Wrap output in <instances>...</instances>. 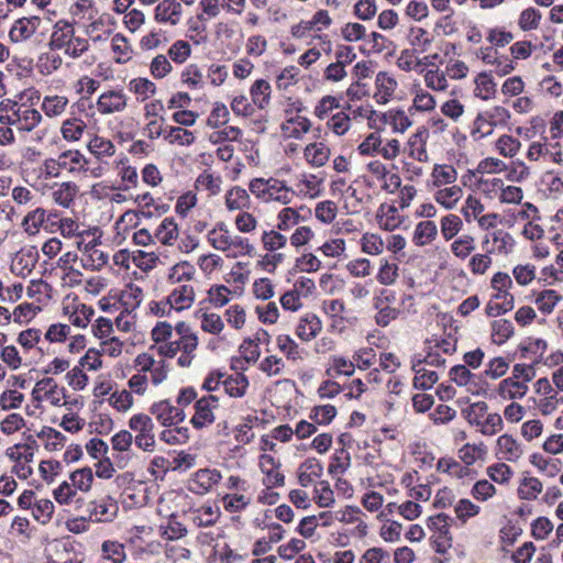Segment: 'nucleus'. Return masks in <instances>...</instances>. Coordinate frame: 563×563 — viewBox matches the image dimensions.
Returning a JSON list of instances; mask_svg holds the SVG:
<instances>
[{"label":"nucleus","mask_w":563,"mask_h":563,"mask_svg":"<svg viewBox=\"0 0 563 563\" xmlns=\"http://www.w3.org/2000/svg\"><path fill=\"white\" fill-rule=\"evenodd\" d=\"M249 192L239 186L231 188L225 195V206L230 211L243 210L250 207Z\"/></svg>","instance_id":"obj_33"},{"label":"nucleus","mask_w":563,"mask_h":563,"mask_svg":"<svg viewBox=\"0 0 563 563\" xmlns=\"http://www.w3.org/2000/svg\"><path fill=\"white\" fill-rule=\"evenodd\" d=\"M475 250V239L468 234H463L451 244V251L454 256L465 260Z\"/></svg>","instance_id":"obj_50"},{"label":"nucleus","mask_w":563,"mask_h":563,"mask_svg":"<svg viewBox=\"0 0 563 563\" xmlns=\"http://www.w3.org/2000/svg\"><path fill=\"white\" fill-rule=\"evenodd\" d=\"M362 251L369 255H378L384 251L383 239L374 233H365L361 239Z\"/></svg>","instance_id":"obj_64"},{"label":"nucleus","mask_w":563,"mask_h":563,"mask_svg":"<svg viewBox=\"0 0 563 563\" xmlns=\"http://www.w3.org/2000/svg\"><path fill=\"white\" fill-rule=\"evenodd\" d=\"M338 212V207L335 202L331 200H324L321 202H318L314 209V216L316 218L321 221L322 223L329 224L331 223Z\"/></svg>","instance_id":"obj_61"},{"label":"nucleus","mask_w":563,"mask_h":563,"mask_svg":"<svg viewBox=\"0 0 563 563\" xmlns=\"http://www.w3.org/2000/svg\"><path fill=\"white\" fill-rule=\"evenodd\" d=\"M69 100L66 96H45L42 100L41 109L43 110L46 117L57 118L65 112Z\"/></svg>","instance_id":"obj_25"},{"label":"nucleus","mask_w":563,"mask_h":563,"mask_svg":"<svg viewBox=\"0 0 563 563\" xmlns=\"http://www.w3.org/2000/svg\"><path fill=\"white\" fill-rule=\"evenodd\" d=\"M496 93V82L490 74L479 73L475 78L474 95L483 100L492 99Z\"/></svg>","instance_id":"obj_32"},{"label":"nucleus","mask_w":563,"mask_h":563,"mask_svg":"<svg viewBox=\"0 0 563 563\" xmlns=\"http://www.w3.org/2000/svg\"><path fill=\"white\" fill-rule=\"evenodd\" d=\"M463 222L456 214H446L441 219V233L445 241L452 240L462 229Z\"/></svg>","instance_id":"obj_55"},{"label":"nucleus","mask_w":563,"mask_h":563,"mask_svg":"<svg viewBox=\"0 0 563 563\" xmlns=\"http://www.w3.org/2000/svg\"><path fill=\"white\" fill-rule=\"evenodd\" d=\"M221 479V474L217 470L202 468L198 470L191 481L190 490L196 494H205L209 492Z\"/></svg>","instance_id":"obj_18"},{"label":"nucleus","mask_w":563,"mask_h":563,"mask_svg":"<svg viewBox=\"0 0 563 563\" xmlns=\"http://www.w3.org/2000/svg\"><path fill=\"white\" fill-rule=\"evenodd\" d=\"M429 139V131L424 126H420L417 131L409 137L407 142V151L411 158L426 163L429 161V155L427 152V141Z\"/></svg>","instance_id":"obj_14"},{"label":"nucleus","mask_w":563,"mask_h":563,"mask_svg":"<svg viewBox=\"0 0 563 563\" xmlns=\"http://www.w3.org/2000/svg\"><path fill=\"white\" fill-rule=\"evenodd\" d=\"M219 516V508L202 506L200 509L196 510L192 520L198 527H210L217 522Z\"/></svg>","instance_id":"obj_52"},{"label":"nucleus","mask_w":563,"mask_h":563,"mask_svg":"<svg viewBox=\"0 0 563 563\" xmlns=\"http://www.w3.org/2000/svg\"><path fill=\"white\" fill-rule=\"evenodd\" d=\"M155 239L164 245H172L178 238V225L173 218H165L155 230Z\"/></svg>","instance_id":"obj_31"},{"label":"nucleus","mask_w":563,"mask_h":563,"mask_svg":"<svg viewBox=\"0 0 563 563\" xmlns=\"http://www.w3.org/2000/svg\"><path fill=\"white\" fill-rule=\"evenodd\" d=\"M222 385L224 387L225 393L230 397L240 398L245 395L250 383L244 374L235 373L233 375L227 376L225 378L223 377Z\"/></svg>","instance_id":"obj_26"},{"label":"nucleus","mask_w":563,"mask_h":563,"mask_svg":"<svg viewBox=\"0 0 563 563\" xmlns=\"http://www.w3.org/2000/svg\"><path fill=\"white\" fill-rule=\"evenodd\" d=\"M183 16V5L177 0H162L154 9V20L161 24L177 25Z\"/></svg>","instance_id":"obj_11"},{"label":"nucleus","mask_w":563,"mask_h":563,"mask_svg":"<svg viewBox=\"0 0 563 563\" xmlns=\"http://www.w3.org/2000/svg\"><path fill=\"white\" fill-rule=\"evenodd\" d=\"M322 329L320 319L314 313H306L299 320L296 328V334L302 341L314 339Z\"/></svg>","instance_id":"obj_20"},{"label":"nucleus","mask_w":563,"mask_h":563,"mask_svg":"<svg viewBox=\"0 0 563 563\" xmlns=\"http://www.w3.org/2000/svg\"><path fill=\"white\" fill-rule=\"evenodd\" d=\"M527 391V384L516 380L515 377L505 378L498 385V394L504 400L520 399Z\"/></svg>","instance_id":"obj_22"},{"label":"nucleus","mask_w":563,"mask_h":563,"mask_svg":"<svg viewBox=\"0 0 563 563\" xmlns=\"http://www.w3.org/2000/svg\"><path fill=\"white\" fill-rule=\"evenodd\" d=\"M375 99L378 103H387L397 88V81L385 71H379L375 79Z\"/></svg>","instance_id":"obj_21"},{"label":"nucleus","mask_w":563,"mask_h":563,"mask_svg":"<svg viewBox=\"0 0 563 563\" xmlns=\"http://www.w3.org/2000/svg\"><path fill=\"white\" fill-rule=\"evenodd\" d=\"M41 25L37 15L23 16L14 21L9 31V37L14 43H21L32 37Z\"/></svg>","instance_id":"obj_12"},{"label":"nucleus","mask_w":563,"mask_h":563,"mask_svg":"<svg viewBox=\"0 0 563 563\" xmlns=\"http://www.w3.org/2000/svg\"><path fill=\"white\" fill-rule=\"evenodd\" d=\"M49 192L53 202L62 208L69 209L74 206L79 187L74 181L53 183L44 186Z\"/></svg>","instance_id":"obj_7"},{"label":"nucleus","mask_w":563,"mask_h":563,"mask_svg":"<svg viewBox=\"0 0 563 563\" xmlns=\"http://www.w3.org/2000/svg\"><path fill=\"white\" fill-rule=\"evenodd\" d=\"M159 533L167 540H178L186 536L187 529L183 523L176 520L175 516H172L167 525L159 526Z\"/></svg>","instance_id":"obj_57"},{"label":"nucleus","mask_w":563,"mask_h":563,"mask_svg":"<svg viewBox=\"0 0 563 563\" xmlns=\"http://www.w3.org/2000/svg\"><path fill=\"white\" fill-rule=\"evenodd\" d=\"M70 484L75 489H79L81 492H88L91 487L93 481V474L91 468L84 467L79 468L70 474Z\"/></svg>","instance_id":"obj_56"},{"label":"nucleus","mask_w":563,"mask_h":563,"mask_svg":"<svg viewBox=\"0 0 563 563\" xmlns=\"http://www.w3.org/2000/svg\"><path fill=\"white\" fill-rule=\"evenodd\" d=\"M219 407V398L214 395L203 396L195 402V415L190 422L196 429H202L214 422L213 410Z\"/></svg>","instance_id":"obj_6"},{"label":"nucleus","mask_w":563,"mask_h":563,"mask_svg":"<svg viewBox=\"0 0 563 563\" xmlns=\"http://www.w3.org/2000/svg\"><path fill=\"white\" fill-rule=\"evenodd\" d=\"M541 12L534 8L525 9L519 16L518 24L523 31L536 30L541 21Z\"/></svg>","instance_id":"obj_63"},{"label":"nucleus","mask_w":563,"mask_h":563,"mask_svg":"<svg viewBox=\"0 0 563 563\" xmlns=\"http://www.w3.org/2000/svg\"><path fill=\"white\" fill-rule=\"evenodd\" d=\"M462 196V188L457 185H452L450 187L439 188L434 192V200L445 209L450 210L456 206Z\"/></svg>","instance_id":"obj_29"},{"label":"nucleus","mask_w":563,"mask_h":563,"mask_svg":"<svg viewBox=\"0 0 563 563\" xmlns=\"http://www.w3.org/2000/svg\"><path fill=\"white\" fill-rule=\"evenodd\" d=\"M129 89L143 101L156 93V85L150 79L143 77L130 80Z\"/></svg>","instance_id":"obj_45"},{"label":"nucleus","mask_w":563,"mask_h":563,"mask_svg":"<svg viewBox=\"0 0 563 563\" xmlns=\"http://www.w3.org/2000/svg\"><path fill=\"white\" fill-rule=\"evenodd\" d=\"M45 209L37 207L34 210L26 213L22 221V228L30 235L36 234L40 231V228L45 222Z\"/></svg>","instance_id":"obj_40"},{"label":"nucleus","mask_w":563,"mask_h":563,"mask_svg":"<svg viewBox=\"0 0 563 563\" xmlns=\"http://www.w3.org/2000/svg\"><path fill=\"white\" fill-rule=\"evenodd\" d=\"M437 235L438 227L435 222L426 220L417 223L412 241L417 246H424L434 241Z\"/></svg>","instance_id":"obj_24"},{"label":"nucleus","mask_w":563,"mask_h":563,"mask_svg":"<svg viewBox=\"0 0 563 563\" xmlns=\"http://www.w3.org/2000/svg\"><path fill=\"white\" fill-rule=\"evenodd\" d=\"M377 223L385 231H394L401 224V217L394 206H380L377 213Z\"/></svg>","instance_id":"obj_27"},{"label":"nucleus","mask_w":563,"mask_h":563,"mask_svg":"<svg viewBox=\"0 0 563 563\" xmlns=\"http://www.w3.org/2000/svg\"><path fill=\"white\" fill-rule=\"evenodd\" d=\"M562 297L553 289H545L537 294L534 303L543 314L551 313Z\"/></svg>","instance_id":"obj_39"},{"label":"nucleus","mask_w":563,"mask_h":563,"mask_svg":"<svg viewBox=\"0 0 563 563\" xmlns=\"http://www.w3.org/2000/svg\"><path fill=\"white\" fill-rule=\"evenodd\" d=\"M330 148L322 142L310 143L305 147L306 161L313 167L325 165L330 157Z\"/></svg>","instance_id":"obj_23"},{"label":"nucleus","mask_w":563,"mask_h":563,"mask_svg":"<svg viewBox=\"0 0 563 563\" xmlns=\"http://www.w3.org/2000/svg\"><path fill=\"white\" fill-rule=\"evenodd\" d=\"M222 179L209 172L201 173L196 179V188L198 190H206L211 196H216L221 191Z\"/></svg>","instance_id":"obj_42"},{"label":"nucleus","mask_w":563,"mask_h":563,"mask_svg":"<svg viewBox=\"0 0 563 563\" xmlns=\"http://www.w3.org/2000/svg\"><path fill=\"white\" fill-rule=\"evenodd\" d=\"M487 453V448L484 443L471 444L466 443L459 450V457L462 462L470 466L478 460H483Z\"/></svg>","instance_id":"obj_38"},{"label":"nucleus","mask_w":563,"mask_h":563,"mask_svg":"<svg viewBox=\"0 0 563 563\" xmlns=\"http://www.w3.org/2000/svg\"><path fill=\"white\" fill-rule=\"evenodd\" d=\"M530 462L550 477L556 476L561 470L558 460L545 459L538 453L530 456Z\"/></svg>","instance_id":"obj_58"},{"label":"nucleus","mask_w":563,"mask_h":563,"mask_svg":"<svg viewBox=\"0 0 563 563\" xmlns=\"http://www.w3.org/2000/svg\"><path fill=\"white\" fill-rule=\"evenodd\" d=\"M150 412L161 424L170 427L185 420V412L181 408L173 406L169 400H161L151 406Z\"/></svg>","instance_id":"obj_9"},{"label":"nucleus","mask_w":563,"mask_h":563,"mask_svg":"<svg viewBox=\"0 0 563 563\" xmlns=\"http://www.w3.org/2000/svg\"><path fill=\"white\" fill-rule=\"evenodd\" d=\"M421 361H415L412 363V371L416 373L413 378V386L417 389L427 390L432 388V386L438 382L439 376L434 371H428L423 367H420Z\"/></svg>","instance_id":"obj_28"},{"label":"nucleus","mask_w":563,"mask_h":563,"mask_svg":"<svg viewBox=\"0 0 563 563\" xmlns=\"http://www.w3.org/2000/svg\"><path fill=\"white\" fill-rule=\"evenodd\" d=\"M86 129V123L77 118L67 119L63 122L60 132L66 141H78Z\"/></svg>","instance_id":"obj_46"},{"label":"nucleus","mask_w":563,"mask_h":563,"mask_svg":"<svg viewBox=\"0 0 563 563\" xmlns=\"http://www.w3.org/2000/svg\"><path fill=\"white\" fill-rule=\"evenodd\" d=\"M543 489L542 483L537 477H525L518 487V496L521 499L534 500Z\"/></svg>","instance_id":"obj_41"},{"label":"nucleus","mask_w":563,"mask_h":563,"mask_svg":"<svg viewBox=\"0 0 563 563\" xmlns=\"http://www.w3.org/2000/svg\"><path fill=\"white\" fill-rule=\"evenodd\" d=\"M253 102L261 109L269 102L271 85L264 79H257L250 90Z\"/></svg>","instance_id":"obj_43"},{"label":"nucleus","mask_w":563,"mask_h":563,"mask_svg":"<svg viewBox=\"0 0 563 563\" xmlns=\"http://www.w3.org/2000/svg\"><path fill=\"white\" fill-rule=\"evenodd\" d=\"M456 178L457 172L451 165H434L431 173L432 185L438 188L453 184Z\"/></svg>","instance_id":"obj_35"},{"label":"nucleus","mask_w":563,"mask_h":563,"mask_svg":"<svg viewBox=\"0 0 563 563\" xmlns=\"http://www.w3.org/2000/svg\"><path fill=\"white\" fill-rule=\"evenodd\" d=\"M58 176L66 170L71 174L87 172L88 159L78 150H67L54 157Z\"/></svg>","instance_id":"obj_8"},{"label":"nucleus","mask_w":563,"mask_h":563,"mask_svg":"<svg viewBox=\"0 0 563 563\" xmlns=\"http://www.w3.org/2000/svg\"><path fill=\"white\" fill-rule=\"evenodd\" d=\"M109 255L100 250L96 243H88L84 247L80 258L81 265L86 269L100 271L108 264Z\"/></svg>","instance_id":"obj_15"},{"label":"nucleus","mask_w":563,"mask_h":563,"mask_svg":"<svg viewBox=\"0 0 563 563\" xmlns=\"http://www.w3.org/2000/svg\"><path fill=\"white\" fill-rule=\"evenodd\" d=\"M249 190L263 202L275 201L282 205H288L295 196L291 188L276 178H254L249 184Z\"/></svg>","instance_id":"obj_3"},{"label":"nucleus","mask_w":563,"mask_h":563,"mask_svg":"<svg viewBox=\"0 0 563 563\" xmlns=\"http://www.w3.org/2000/svg\"><path fill=\"white\" fill-rule=\"evenodd\" d=\"M488 406L485 401H477L470 405L467 408L462 410L465 419L470 424L476 426L477 428L482 423V421L488 415Z\"/></svg>","instance_id":"obj_49"},{"label":"nucleus","mask_w":563,"mask_h":563,"mask_svg":"<svg viewBox=\"0 0 563 563\" xmlns=\"http://www.w3.org/2000/svg\"><path fill=\"white\" fill-rule=\"evenodd\" d=\"M504 428L503 418L499 413H488L478 427V431L484 435H495Z\"/></svg>","instance_id":"obj_62"},{"label":"nucleus","mask_w":563,"mask_h":563,"mask_svg":"<svg viewBox=\"0 0 563 563\" xmlns=\"http://www.w3.org/2000/svg\"><path fill=\"white\" fill-rule=\"evenodd\" d=\"M476 375L465 365H455L450 369V378L459 386L467 387V390L475 394L476 384L474 383Z\"/></svg>","instance_id":"obj_37"},{"label":"nucleus","mask_w":563,"mask_h":563,"mask_svg":"<svg viewBox=\"0 0 563 563\" xmlns=\"http://www.w3.org/2000/svg\"><path fill=\"white\" fill-rule=\"evenodd\" d=\"M128 97L123 90H108L102 92L96 103L100 114L122 112L126 108Z\"/></svg>","instance_id":"obj_10"},{"label":"nucleus","mask_w":563,"mask_h":563,"mask_svg":"<svg viewBox=\"0 0 563 563\" xmlns=\"http://www.w3.org/2000/svg\"><path fill=\"white\" fill-rule=\"evenodd\" d=\"M22 174L24 179L33 186L59 177L54 157H47L41 162L27 159L22 167Z\"/></svg>","instance_id":"obj_5"},{"label":"nucleus","mask_w":563,"mask_h":563,"mask_svg":"<svg viewBox=\"0 0 563 563\" xmlns=\"http://www.w3.org/2000/svg\"><path fill=\"white\" fill-rule=\"evenodd\" d=\"M195 301V289L191 285H178L167 297L169 307L181 311L191 307Z\"/></svg>","instance_id":"obj_16"},{"label":"nucleus","mask_w":563,"mask_h":563,"mask_svg":"<svg viewBox=\"0 0 563 563\" xmlns=\"http://www.w3.org/2000/svg\"><path fill=\"white\" fill-rule=\"evenodd\" d=\"M398 278V265L390 263L387 260H380V266L376 275V279L379 284L389 286L393 285Z\"/></svg>","instance_id":"obj_53"},{"label":"nucleus","mask_w":563,"mask_h":563,"mask_svg":"<svg viewBox=\"0 0 563 563\" xmlns=\"http://www.w3.org/2000/svg\"><path fill=\"white\" fill-rule=\"evenodd\" d=\"M514 334V325L509 320L499 319L492 323V340L501 345Z\"/></svg>","instance_id":"obj_44"},{"label":"nucleus","mask_w":563,"mask_h":563,"mask_svg":"<svg viewBox=\"0 0 563 563\" xmlns=\"http://www.w3.org/2000/svg\"><path fill=\"white\" fill-rule=\"evenodd\" d=\"M231 234L223 222L217 224L208 233V242L218 251L227 252L230 250Z\"/></svg>","instance_id":"obj_34"},{"label":"nucleus","mask_w":563,"mask_h":563,"mask_svg":"<svg viewBox=\"0 0 563 563\" xmlns=\"http://www.w3.org/2000/svg\"><path fill=\"white\" fill-rule=\"evenodd\" d=\"M492 240L494 252H498L499 254H509L515 246V240L511 234L501 229L495 230L492 233Z\"/></svg>","instance_id":"obj_51"},{"label":"nucleus","mask_w":563,"mask_h":563,"mask_svg":"<svg viewBox=\"0 0 563 563\" xmlns=\"http://www.w3.org/2000/svg\"><path fill=\"white\" fill-rule=\"evenodd\" d=\"M48 46L53 51H63L66 56L76 59L89 49V41L76 35L73 23L58 20L53 26Z\"/></svg>","instance_id":"obj_1"},{"label":"nucleus","mask_w":563,"mask_h":563,"mask_svg":"<svg viewBox=\"0 0 563 563\" xmlns=\"http://www.w3.org/2000/svg\"><path fill=\"white\" fill-rule=\"evenodd\" d=\"M88 150L96 156L97 159L110 157L115 152V146L110 140L100 136H95L88 144Z\"/></svg>","instance_id":"obj_47"},{"label":"nucleus","mask_w":563,"mask_h":563,"mask_svg":"<svg viewBox=\"0 0 563 563\" xmlns=\"http://www.w3.org/2000/svg\"><path fill=\"white\" fill-rule=\"evenodd\" d=\"M35 266V257L31 251L18 252L12 261V269L20 274H30Z\"/></svg>","instance_id":"obj_60"},{"label":"nucleus","mask_w":563,"mask_h":563,"mask_svg":"<svg viewBox=\"0 0 563 563\" xmlns=\"http://www.w3.org/2000/svg\"><path fill=\"white\" fill-rule=\"evenodd\" d=\"M523 454L521 444L510 434L497 439V455L508 462H517Z\"/></svg>","instance_id":"obj_17"},{"label":"nucleus","mask_w":563,"mask_h":563,"mask_svg":"<svg viewBox=\"0 0 563 563\" xmlns=\"http://www.w3.org/2000/svg\"><path fill=\"white\" fill-rule=\"evenodd\" d=\"M311 129V122L308 118L296 114L288 118L282 124V131L285 136L300 140Z\"/></svg>","instance_id":"obj_19"},{"label":"nucleus","mask_w":563,"mask_h":563,"mask_svg":"<svg viewBox=\"0 0 563 563\" xmlns=\"http://www.w3.org/2000/svg\"><path fill=\"white\" fill-rule=\"evenodd\" d=\"M129 428L135 433L133 440L139 449L145 452L155 451L154 423L150 416L144 413L133 415L129 420Z\"/></svg>","instance_id":"obj_4"},{"label":"nucleus","mask_w":563,"mask_h":563,"mask_svg":"<svg viewBox=\"0 0 563 563\" xmlns=\"http://www.w3.org/2000/svg\"><path fill=\"white\" fill-rule=\"evenodd\" d=\"M37 437L44 441L45 449L51 452L60 450L66 441V437L62 432L51 427H44Z\"/></svg>","instance_id":"obj_36"},{"label":"nucleus","mask_w":563,"mask_h":563,"mask_svg":"<svg viewBox=\"0 0 563 563\" xmlns=\"http://www.w3.org/2000/svg\"><path fill=\"white\" fill-rule=\"evenodd\" d=\"M520 141L511 135L504 134L496 142V148L505 157H514L520 150Z\"/></svg>","instance_id":"obj_59"},{"label":"nucleus","mask_w":563,"mask_h":563,"mask_svg":"<svg viewBox=\"0 0 563 563\" xmlns=\"http://www.w3.org/2000/svg\"><path fill=\"white\" fill-rule=\"evenodd\" d=\"M38 110L11 100L0 103V124L13 125L19 131L30 132L42 122Z\"/></svg>","instance_id":"obj_2"},{"label":"nucleus","mask_w":563,"mask_h":563,"mask_svg":"<svg viewBox=\"0 0 563 563\" xmlns=\"http://www.w3.org/2000/svg\"><path fill=\"white\" fill-rule=\"evenodd\" d=\"M111 49L113 58L118 64H124L132 58L133 49L126 37L117 33L111 38Z\"/></svg>","instance_id":"obj_30"},{"label":"nucleus","mask_w":563,"mask_h":563,"mask_svg":"<svg viewBox=\"0 0 563 563\" xmlns=\"http://www.w3.org/2000/svg\"><path fill=\"white\" fill-rule=\"evenodd\" d=\"M117 501L107 496L89 504L90 519L97 522H110L118 514Z\"/></svg>","instance_id":"obj_13"},{"label":"nucleus","mask_w":563,"mask_h":563,"mask_svg":"<svg viewBox=\"0 0 563 563\" xmlns=\"http://www.w3.org/2000/svg\"><path fill=\"white\" fill-rule=\"evenodd\" d=\"M164 139L170 144H178L181 146H189L195 142L194 133L179 126L168 128L164 134Z\"/></svg>","instance_id":"obj_48"},{"label":"nucleus","mask_w":563,"mask_h":563,"mask_svg":"<svg viewBox=\"0 0 563 563\" xmlns=\"http://www.w3.org/2000/svg\"><path fill=\"white\" fill-rule=\"evenodd\" d=\"M102 555L103 559L112 563H123L126 558L124 545L115 541H104L102 543Z\"/></svg>","instance_id":"obj_54"}]
</instances>
